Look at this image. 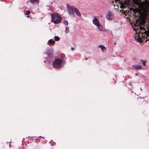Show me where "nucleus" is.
<instances>
[{
	"label": "nucleus",
	"instance_id": "2eb2a0df",
	"mask_svg": "<svg viewBox=\"0 0 149 149\" xmlns=\"http://www.w3.org/2000/svg\"><path fill=\"white\" fill-rule=\"evenodd\" d=\"M60 40L59 38L57 36H55L54 37V40L56 41H59Z\"/></svg>",
	"mask_w": 149,
	"mask_h": 149
},
{
	"label": "nucleus",
	"instance_id": "aec40b11",
	"mask_svg": "<svg viewBox=\"0 0 149 149\" xmlns=\"http://www.w3.org/2000/svg\"><path fill=\"white\" fill-rule=\"evenodd\" d=\"M48 56V57H51V53H49L47 54Z\"/></svg>",
	"mask_w": 149,
	"mask_h": 149
},
{
	"label": "nucleus",
	"instance_id": "f257e3e1",
	"mask_svg": "<svg viewBox=\"0 0 149 149\" xmlns=\"http://www.w3.org/2000/svg\"><path fill=\"white\" fill-rule=\"evenodd\" d=\"M67 6L68 13L69 15H74V13H75L79 17H80L81 16V14L77 8H75L73 6H70L69 5H68Z\"/></svg>",
	"mask_w": 149,
	"mask_h": 149
},
{
	"label": "nucleus",
	"instance_id": "0eeeda50",
	"mask_svg": "<svg viewBox=\"0 0 149 149\" xmlns=\"http://www.w3.org/2000/svg\"><path fill=\"white\" fill-rule=\"evenodd\" d=\"M137 29H140L139 31L140 33L141 31L142 30L143 31H142V33H143H143H144L146 31L145 29H144V28L142 27L140 25H139V24L138 25Z\"/></svg>",
	"mask_w": 149,
	"mask_h": 149
},
{
	"label": "nucleus",
	"instance_id": "39448f33",
	"mask_svg": "<svg viewBox=\"0 0 149 149\" xmlns=\"http://www.w3.org/2000/svg\"><path fill=\"white\" fill-rule=\"evenodd\" d=\"M114 15L111 11H109L106 16V18L108 20H111L113 18Z\"/></svg>",
	"mask_w": 149,
	"mask_h": 149
},
{
	"label": "nucleus",
	"instance_id": "a878e982",
	"mask_svg": "<svg viewBox=\"0 0 149 149\" xmlns=\"http://www.w3.org/2000/svg\"><path fill=\"white\" fill-rule=\"evenodd\" d=\"M39 137H40H40H38V138H39Z\"/></svg>",
	"mask_w": 149,
	"mask_h": 149
},
{
	"label": "nucleus",
	"instance_id": "f03ea898",
	"mask_svg": "<svg viewBox=\"0 0 149 149\" xmlns=\"http://www.w3.org/2000/svg\"><path fill=\"white\" fill-rule=\"evenodd\" d=\"M51 22L54 24H59L61 20V17L56 13H53L52 14Z\"/></svg>",
	"mask_w": 149,
	"mask_h": 149
},
{
	"label": "nucleus",
	"instance_id": "1a4fd4ad",
	"mask_svg": "<svg viewBox=\"0 0 149 149\" xmlns=\"http://www.w3.org/2000/svg\"><path fill=\"white\" fill-rule=\"evenodd\" d=\"M29 2L31 3H37L38 4L39 0H29Z\"/></svg>",
	"mask_w": 149,
	"mask_h": 149
},
{
	"label": "nucleus",
	"instance_id": "f8f14e48",
	"mask_svg": "<svg viewBox=\"0 0 149 149\" xmlns=\"http://www.w3.org/2000/svg\"><path fill=\"white\" fill-rule=\"evenodd\" d=\"M135 38L137 42H142L143 41L142 40L141 38L139 37L138 36L137 37H135Z\"/></svg>",
	"mask_w": 149,
	"mask_h": 149
},
{
	"label": "nucleus",
	"instance_id": "9d476101",
	"mask_svg": "<svg viewBox=\"0 0 149 149\" xmlns=\"http://www.w3.org/2000/svg\"><path fill=\"white\" fill-rule=\"evenodd\" d=\"M133 67L136 70H139L142 69V66L141 65H137L135 66H133Z\"/></svg>",
	"mask_w": 149,
	"mask_h": 149
},
{
	"label": "nucleus",
	"instance_id": "a211bd4d",
	"mask_svg": "<svg viewBox=\"0 0 149 149\" xmlns=\"http://www.w3.org/2000/svg\"><path fill=\"white\" fill-rule=\"evenodd\" d=\"M141 62H142L143 63V66H145L146 65V61H143V60H141Z\"/></svg>",
	"mask_w": 149,
	"mask_h": 149
},
{
	"label": "nucleus",
	"instance_id": "f3484780",
	"mask_svg": "<svg viewBox=\"0 0 149 149\" xmlns=\"http://www.w3.org/2000/svg\"><path fill=\"white\" fill-rule=\"evenodd\" d=\"M49 143L51 145H52V146H54L55 144V143L53 141H51L49 142Z\"/></svg>",
	"mask_w": 149,
	"mask_h": 149
},
{
	"label": "nucleus",
	"instance_id": "4be33fe9",
	"mask_svg": "<svg viewBox=\"0 0 149 149\" xmlns=\"http://www.w3.org/2000/svg\"><path fill=\"white\" fill-rule=\"evenodd\" d=\"M71 49L72 50H73L74 49V48L73 47H72Z\"/></svg>",
	"mask_w": 149,
	"mask_h": 149
},
{
	"label": "nucleus",
	"instance_id": "ddd939ff",
	"mask_svg": "<svg viewBox=\"0 0 149 149\" xmlns=\"http://www.w3.org/2000/svg\"><path fill=\"white\" fill-rule=\"evenodd\" d=\"M97 26L98 29L100 31H102L103 30V27L102 26L99 24L98 25L96 26Z\"/></svg>",
	"mask_w": 149,
	"mask_h": 149
},
{
	"label": "nucleus",
	"instance_id": "423d86ee",
	"mask_svg": "<svg viewBox=\"0 0 149 149\" xmlns=\"http://www.w3.org/2000/svg\"><path fill=\"white\" fill-rule=\"evenodd\" d=\"M93 24L96 25V26L97 25H98L100 24L99 22L98 19L96 18H95L93 20Z\"/></svg>",
	"mask_w": 149,
	"mask_h": 149
},
{
	"label": "nucleus",
	"instance_id": "20e7f679",
	"mask_svg": "<svg viewBox=\"0 0 149 149\" xmlns=\"http://www.w3.org/2000/svg\"><path fill=\"white\" fill-rule=\"evenodd\" d=\"M141 8L144 12H148L149 9V4L145 1L142 2L140 4Z\"/></svg>",
	"mask_w": 149,
	"mask_h": 149
},
{
	"label": "nucleus",
	"instance_id": "5701e85b",
	"mask_svg": "<svg viewBox=\"0 0 149 149\" xmlns=\"http://www.w3.org/2000/svg\"><path fill=\"white\" fill-rule=\"evenodd\" d=\"M61 55L62 56H63L64 55V54H61Z\"/></svg>",
	"mask_w": 149,
	"mask_h": 149
},
{
	"label": "nucleus",
	"instance_id": "7ed1b4c3",
	"mask_svg": "<svg viewBox=\"0 0 149 149\" xmlns=\"http://www.w3.org/2000/svg\"><path fill=\"white\" fill-rule=\"evenodd\" d=\"M63 59L56 58L55 59L54 62L52 63V65L54 67L58 68L62 66V63H64L63 61Z\"/></svg>",
	"mask_w": 149,
	"mask_h": 149
},
{
	"label": "nucleus",
	"instance_id": "9b49d317",
	"mask_svg": "<svg viewBox=\"0 0 149 149\" xmlns=\"http://www.w3.org/2000/svg\"><path fill=\"white\" fill-rule=\"evenodd\" d=\"M99 47L101 48V49L103 52H104L106 51V48L105 47L102 45H100L99 46Z\"/></svg>",
	"mask_w": 149,
	"mask_h": 149
},
{
	"label": "nucleus",
	"instance_id": "6ab92c4d",
	"mask_svg": "<svg viewBox=\"0 0 149 149\" xmlns=\"http://www.w3.org/2000/svg\"><path fill=\"white\" fill-rule=\"evenodd\" d=\"M64 23L66 25H68V22L67 20H65Z\"/></svg>",
	"mask_w": 149,
	"mask_h": 149
},
{
	"label": "nucleus",
	"instance_id": "393cba45",
	"mask_svg": "<svg viewBox=\"0 0 149 149\" xmlns=\"http://www.w3.org/2000/svg\"><path fill=\"white\" fill-rule=\"evenodd\" d=\"M114 44H116V43H114Z\"/></svg>",
	"mask_w": 149,
	"mask_h": 149
},
{
	"label": "nucleus",
	"instance_id": "bb28decb",
	"mask_svg": "<svg viewBox=\"0 0 149 149\" xmlns=\"http://www.w3.org/2000/svg\"><path fill=\"white\" fill-rule=\"evenodd\" d=\"M136 24H135V26H136Z\"/></svg>",
	"mask_w": 149,
	"mask_h": 149
},
{
	"label": "nucleus",
	"instance_id": "6e6552de",
	"mask_svg": "<svg viewBox=\"0 0 149 149\" xmlns=\"http://www.w3.org/2000/svg\"><path fill=\"white\" fill-rule=\"evenodd\" d=\"M55 43V41L54 40H52V39L49 40L47 44L50 46V44L52 45H54Z\"/></svg>",
	"mask_w": 149,
	"mask_h": 149
},
{
	"label": "nucleus",
	"instance_id": "4468645a",
	"mask_svg": "<svg viewBox=\"0 0 149 149\" xmlns=\"http://www.w3.org/2000/svg\"><path fill=\"white\" fill-rule=\"evenodd\" d=\"M30 13V12L29 10H27L26 12L25 13V14L26 15V17L27 18L29 17V14Z\"/></svg>",
	"mask_w": 149,
	"mask_h": 149
},
{
	"label": "nucleus",
	"instance_id": "412c9836",
	"mask_svg": "<svg viewBox=\"0 0 149 149\" xmlns=\"http://www.w3.org/2000/svg\"><path fill=\"white\" fill-rule=\"evenodd\" d=\"M112 2H113L114 1L116 2L118 1V0H111Z\"/></svg>",
	"mask_w": 149,
	"mask_h": 149
},
{
	"label": "nucleus",
	"instance_id": "dca6fc26",
	"mask_svg": "<svg viewBox=\"0 0 149 149\" xmlns=\"http://www.w3.org/2000/svg\"><path fill=\"white\" fill-rule=\"evenodd\" d=\"M69 31V29L68 27H66L65 28V33H68Z\"/></svg>",
	"mask_w": 149,
	"mask_h": 149
},
{
	"label": "nucleus",
	"instance_id": "b1692460",
	"mask_svg": "<svg viewBox=\"0 0 149 149\" xmlns=\"http://www.w3.org/2000/svg\"><path fill=\"white\" fill-rule=\"evenodd\" d=\"M85 59L86 60H87V58H85Z\"/></svg>",
	"mask_w": 149,
	"mask_h": 149
}]
</instances>
